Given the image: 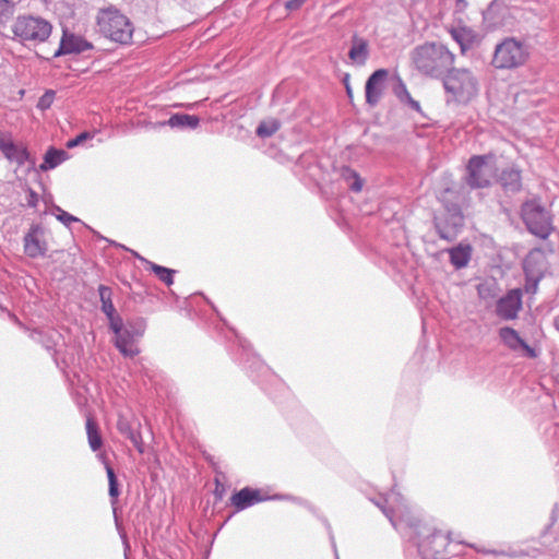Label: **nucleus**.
<instances>
[{"mask_svg": "<svg viewBox=\"0 0 559 559\" xmlns=\"http://www.w3.org/2000/svg\"><path fill=\"white\" fill-rule=\"evenodd\" d=\"M384 88V68L376 70L367 80L365 87L366 103L370 107L377 106Z\"/></svg>", "mask_w": 559, "mask_h": 559, "instance_id": "obj_18", "label": "nucleus"}, {"mask_svg": "<svg viewBox=\"0 0 559 559\" xmlns=\"http://www.w3.org/2000/svg\"><path fill=\"white\" fill-rule=\"evenodd\" d=\"M52 214L56 216V218L68 228L71 226L72 223L80 222L78 217L66 212L59 205H52Z\"/></svg>", "mask_w": 559, "mask_h": 559, "instance_id": "obj_33", "label": "nucleus"}, {"mask_svg": "<svg viewBox=\"0 0 559 559\" xmlns=\"http://www.w3.org/2000/svg\"><path fill=\"white\" fill-rule=\"evenodd\" d=\"M451 34L453 39L460 45L462 52L466 51L468 49V45L465 41L464 33L461 31L453 29Z\"/></svg>", "mask_w": 559, "mask_h": 559, "instance_id": "obj_39", "label": "nucleus"}, {"mask_svg": "<svg viewBox=\"0 0 559 559\" xmlns=\"http://www.w3.org/2000/svg\"><path fill=\"white\" fill-rule=\"evenodd\" d=\"M106 318L108 319L109 329L114 332L115 337H119L126 324L123 323L122 318L117 313H115L112 317Z\"/></svg>", "mask_w": 559, "mask_h": 559, "instance_id": "obj_34", "label": "nucleus"}, {"mask_svg": "<svg viewBox=\"0 0 559 559\" xmlns=\"http://www.w3.org/2000/svg\"><path fill=\"white\" fill-rule=\"evenodd\" d=\"M438 200L444 214L435 217V227L440 238L452 241L464 225L463 207L467 205V192L464 187L445 188L439 193Z\"/></svg>", "mask_w": 559, "mask_h": 559, "instance_id": "obj_2", "label": "nucleus"}, {"mask_svg": "<svg viewBox=\"0 0 559 559\" xmlns=\"http://www.w3.org/2000/svg\"><path fill=\"white\" fill-rule=\"evenodd\" d=\"M13 38L28 46L45 43L51 35L52 25L39 15L22 14L11 25Z\"/></svg>", "mask_w": 559, "mask_h": 559, "instance_id": "obj_5", "label": "nucleus"}, {"mask_svg": "<svg viewBox=\"0 0 559 559\" xmlns=\"http://www.w3.org/2000/svg\"><path fill=\"white\" fill-rule=\"evenodd\" d=\"M239 349H241L240 354V361L243 365V367L251 372V376L253 377L254 381L259 380V376H266L270 373L269 368L260 360L259 357L255 356L253 353L250 343L239 336L238 334L235 335Z\"/></svg>", "mask_w": 559, "mask_h": 559, "instance_id": "obj_12", "label": "nucleus"}, {"mask_svg": "<svg viewBox=\"0 0 559 559\" xmlns=\"http://www.w3.org/2000/svg\"><path fill=\"white\" fill-rule=\"evenodd\" d=\"M369 57V46L368 41L358 37L357 35L353 36L352 45L348 51V58L352 64L361 67L365 66Z\"/></svg>", "mask_w": 559, "mask_h": 559, "instance_id": "obj_20", "label": "nucleus"}, {"mask_svg": "<svg viewBox=\"0 0 559 559\" xmlns=\"http://www.w3.org/2000/svg\"><path fill=\"white\" fill-rule=\"evenodd\" d=\"M38 201H39V197L38 194L32 190V189H28L27 191V198H26V204L27 206L29 207H36L37 204H38Z\"/></svg>", "mask_w": 559, "mask_h": 559, "instance_id": "obj_40", "label": "nucleus"}, {"mask_svg": "<svg viewBox=\"0 0 559 559\" xmlns=\"http://www.w3.org/2000/svg\"><path fill=\"white\" fill-rule=\"evenodd\" d=\"M386 82H389L392 93L395 95L397 100L403 106L407 107L411 110L421 114V107L419 102L415 100L411 96L405 83L397 74H393L392 76L389 78V72L386 71Z\"/></svg>", "mask_w": 559, "mask_h": 559, "instance_id": "obj_17", "label": "nucleus"}, {"mask_svg": "<svg viewBox=\"0 0 559 559\" xmlns=\"http://www.w3.org/2000/svg\"><path fill=\"white\" fill-rule=\"evenodd\" d=\"M490 555H492V556H508V557H513V556H514V552H513V551H507V550L491 549V550H490Z\"/></svg>", "mask_w": 559, "mask_h": 559, "instance_id": "obj_44", "label": "nucleus"}, {"mask_svg": "<svg viewBox=\"0 0 559 559\" xmlns=\"http://www.w3.org/2000/svg\"><path fill=\"white\" fill-rule=\"evenodd\" d=\"M521 216L527 230L540 239H547L554 230L552 216L538 200L524 202Z\"/></svg>", "mask_w": 559, "mask_h": 559, "instance_id": "obj_8", "label": "nucleus"}, {"mask_svg": "<svg viewBox=\"0 0 559 559\" xmlns=\"http://www.w3.org/2000/svg\"><path fill=\"white\" fill-rule=\"evenodd\" d=\"M501 343L512 352L523 350V355L527 358L535 359L538 352L528 345L519 334L516 330L510 326H502L498 331Z\"/></svg>", "mask_w": 559, "mask_h": 559, "instance_id": "obj_13", "label": "nucleus"}, {"mask_svg": "<svg viewBox=\"0 0 559 559\" xmlns=\"http://www.w3.org/2000/svg\"><path fill=\"white\" fill-rule=\"evenodd\" d=\"M0 151L8 160L20 167L26 163L31 166L35 165V160L31 157L27 148L22 144L14 143L10 136L0 134Z\"/></svg>", "mask_w": 559, "mask_h": 559, "instance_id": "obj_14", "label": "nucleus"}, {"mask_svg": "<svg viewBox=\"0 0 559 559\" xmlns=\"http://www.w3.org/2000/svg\"><path fill=\"white\" fill-rule=\"evenodd\" d=\"M539 281H540V276H537V277L526 276L525 286H524L525 292L527 294H536V292L538 289Z\"/></svg>", "mask_w": 559, "mask_h": 559, "instance_id": "obj_37", "label": "nucleus"}, {"mask_svg": "<svg viewBox=\"0 0 559 559\" xmlns=\"http://www.w3.org/2000/svg\"><path fill=\"white\" fill-rule=\"evenodd\" d=\"M522 309V292L519 288L509 290L496 305V313L502 320H514Z\"/></svg>", "mask_w": 559, "mask_h": 559, "instance_id": "obj_15", "label": "nucleus"}, {"mask_svg": "<svg viewBox=\"0 0 559 559\" xmlns=\"http://www.w3.org/2000/svg\"><path fill=\"white\" fill-rule=\"evenodd\" d=\"M132 253L141 262L145 263L147 265V269L151 270L158 277L159 281L165 283L167 286H170L174 284V273H175L174 270L158 265L154 262H151L134 251H132Z\"/></svg>", "mask_w": 559, "mask_h": 559, "instance_id": "obj_28", "label": "nucleus"}, {"mask_svg": "<svg viewBox=\"0 0 559 559\" xmlns=\"http://www.w3.org/2000/svg\"><path fill=\"white\" fill-rule=\"evenodd\" d=\"M117 429L122 436L132 442V444L141 454L144 453L142 436L132 427L128 418L119 416L117 421Z\"/></svg>", "mask_w": 559, "mask_h": 559, "instance_id": "obj_23", "label": "nucleus"}, {"mask_svg": "<svg viewBox=\"0 0 559 559\" xmlns=\"http://www.w3.org/2000/svg\"><path fill=\"white\" fill-rule=\"evenodd\" d=\"M105 468H106V473H107V477H108L109 497L111 499V504H115L117 502L118 496L120 493L118 479H117L114 468L108 463L105 464Z\"/></svg>", "mask_w": 559, "mask_h": 559, "instance_id": "obj_31", "label": "nucleus"}, {"mask_svg": "<svg viewBox=\"0 0 559 559\" xmlns=\"http://www.w3.org/2000/svg\"><path fill=\"white\" fill-rule=\"evenodd\" d=\"M528 56V49L521 40L507 37L496 46L491 64L498 70H512L523 66Z\"/></svg>", "mask_w": 559, "mask_h": 559, "instance_id": "obj_6", "label": "nucleus"}, {"mask_svg": "<svg viewBox=\"0 0 559 559\" xmlns=\"http://www.w3.org/2000/svg\"><path fill=\"white\" fill-rule=\"evenodd\" d=\"M386 519L403 538L417 548L421 559H449L447 549L452 542L451 533L423 523L397 485L386 491Z\"/></svg>", "mask_w": 559, "mask_h": 559, "instance_id": "obj_1", "label": "nucleus"}, {"mask_svg": "<svg viewBox=\"0 0 559 559\" xmlns=\"http://www.w3.org/2000/svg\"><path fill=\"white\" fill-rule=\"evenodd\" d=\"M93 49V44L84 37L73 33L63 32L58 49L53 52V57H60L71 53H82Z\"/></svg>", "mask_w": 559, "mask_h": 559, "instance_id": "obj_16", "label": "nucleus"}, {"mask_svg": "<svg viewBox=\"0 0 559 559\" xmlns=\"http://www.w3.org/2000/svg\"><path fill=\"white\" fill-rule=\"evenodd\" d=\"M145 330V319L140 317L128 319L119 337H115L114 343L116 348L124 357H135L140 353L136 342L144 335Z\"/></svg>", "mask_w": 559, "mask_h": 559, "instance_id": "obj_9", "label": "nucleus"}, {"mask_svg": "<svg viewBox=\"0 0 559 559\" xmlns=\"http://www.w3.org/2000/svg\"><path fill=\"white\" fill-rule=\"evenodd\" d=\"M93 138V134L87 132V131H84V132H81L80 134H78L75 138L73 139H70L66 146L68 148H73V147H76L79 145H81L82 143H84L86 140H90Z\"/></svg>", "mask_w": 559, "mask_h": 559, "instance_id": "obj_36", "label": "nucleus"}, {"mask_svg": "<svg viewBox=\"0 0 559 559\" xmlns=\"http://www.w3.org/2000/svg\"><path fill=\"white\" fill-rule=\"evenodd\" d=\"M55 98V92L53 91H47L38 102V107L40 109H47L51 106Z\"/></svg>", "mask_w": 559, "mask_h": 559, "instance_id": "obj_38", "label": "nucleus"}, {"mask_svg": "<svg viewBox=\"0 0 559 559\" xmlns=\"http://www.w3.org/2000/svg\"><path fill=\"white\" fill-rule=\"evenodd\" d=\"M493 158L488 155H473L466 165L465 182L471 189H483L491 186L493 169L489 162Z\"/></svg>", "mask_w": 559, "mask_h": 559, "instance_id": "obj_10", "label": "nucleus"}, {"mask_svg": "<svg viewBox=\"0 0 559 559\" xmlns=\"http://www.w3.org/2000/svg\"><path fill=\"white\" fill-rule=\"evenodd\" d=\"M266 499V497L261 495L260 490L245 487L230 497V504L239 512Z\"/></svg>", "mask_w": 559, "mask_h": 559, "instance_id": "obj_19", "label": "nucleus"}, {"mask_svg": "<svg viewBox=\"0 0 559 559\" xmlns=\"http://www.w3.org/2000/svg\"><path fill=\"white\" fill-rule=\"evenodd\" d=\"M447 93L459 103H467L477 95L478 82L468 69L451 68L443 79Z\"/></svg>", "mask_w": 559, "mask_h": 559, "instance_id": "obj_7", "label": "nucleus"}, {"mask_svg": "<svg viewBox=\"0 0 559 559\" xmlns=\"http://www.w3.org/2000/svg\"><path fill=\"white\" fill-rule=\"evenodd\" d=\"M338 177L350 192L359 193L362 191L365 179L349 166H342L338 170Z\"/></svg>", "mask_w": 559, "mask_h": 559, "instance_id": "obj_21", "label": "nucleus"}, {"mask_svg": "<svg viewBox=\"0 0 559 559\" xmlns=\"http://www.w3.org/2000/svg\"><path fill=\"white\" fill-rule=\"evenodd\" d=\"M29 337L34 342L41 344L47 350H51L57 345L60 338V334L55 329L43 328L32 330L29 333Z\"/></svg>", "mask_w": 559, "mask_h": 559, "instance_id": "obj_22", "label": "nucleus"}, {"mask_svg": "<svg viewBox=\"0 0 559 559\" xmlns=\"http://www.w3.org/2000/svg\"><path fill=\"white\" fill-rule=\"evenodd\" d=\"M86 433L88 439V444L92 451H97L103 445V439L98 431V427L96 423L92 418H87L86 420Z\"/></svg>", "mask_w": 559, "mask_h": 559, "instance_id": "obj_30", "label": "nucleus"}, {"mask_svg": "<svg viewBox=\"0 0 559 559\" xmlns=\"http://www.w3.org/2000/svg\"><path fill=\"white\" fill-rule=\"evenodd\" d=\"M343 83H344V85H345L346 93H347L348 97H352L353 92H352V87H350V85H349V74H346V75L344 76V79H343Z\"/></svg>", "mask_w": 559, "mask_h": 559, "instance_id": "obj_45", "label": "nucleus"}, {"mask_svg": "<svg viewBox=\"0 0 559 559\" xmlns=\"http://www.w3.org/2000/svg\"><path fill=\"white\" fill-rule=\"evenodd\" d=\"M163 124L169 126L170 128L194 130L199 127L200 119L195 115L177 112L171 115Z\"/></svg>", "mask_w": 559, "mask_h": 559, "instance_id": "obj_27", "label": "nucleus"}, {"mask_svg": "<svg viewBox=\"0 0 559 559\" xmlns=\"http://www.w3.org/2000/svg\"><path fill=\"white\" fill-rule=\"evenodd\" d=\"M448 252L451 264L455 269L460 270L468 264L472 257V247L471 245L460 243L459 246L449 249Z\"/></svg>", "mask_w": 559, "mask_h": 559, "instance_id": "obj_26", "label": "nucleus"}, {"mask_svg": "<svg viewBox=\"0 0 559 559\" xmlns=\"http://www.w3.org/2000/svg\"><path fill=\"white\" fill-rule=\"evenodd\" d=\"M99 299L102 302V311L106 317H112L116 312V308L112 304V290L110 287L99 285L98 287Z\"/></svg>", "mask_w": 559, "mask_h": 559, "instance_id": "obj_29", "label": "nucleus"}, {"mask_svg": "<svg viewBox=\"0 0 559 559\" xmlns=\"http://www.w3.org/2000/svg\"><path fill=\"white\" fill-rule=\"evenodd\" d=\"M499 182L507 192H518L522 188L521 171L513 167L506 168L499 176Z\"/></svg>", "mask_w": 559, "mask_h": 559, "instance_id": "obj_24", "label": "nucleus"}, {"mask_svg": "<svg viewBox=\"0 0 559 559\" xmlns=\"http://www.w3.org/2000/svg\"><path fill=\"white\" fill-rule=\"evenodd\" d=\"M48 229L41 223H32L23 237V250L31 259L44 258L49 245L46 239Z\"/></svg>", "mask_w": 559, "mask_h": 559, "instance_id": "obj_11", "label": "nucleus"}, {"mask_svg": "<svg viewBox=\"0 0 559 559\" xmlns=\"http://www.w3.org/2000/svg\"><path fill=\"white\" fill-rule=\"evenodd\" d=\"M415 69L430 78H443L454 63V55L440 43H425L412 51Z\"/></svg>", "mask_w": 559, "mask_h": 559, "instance_id": "obj_3", "label": "nucleus"}, {"mask_svg": "<svg viewBox=\"0 0 559 559\" xmlns=\"http://www.w3.org/2000/svg\"><path fill=\"white\" fill-rule=\"evenodd\" d=\"M307 0H288L286 2V9L289 11H296L306 2Z\"/></svg>", "mask_w": 559, "mask_h": 559, "instance_id": "obj_43", "label": "nucleus"}, {"mask_svg": "<svg viewBox=\"0 0 559 559\" xmlns=\"http://www.w3.org/2000/svg\"><path fill=\"white\" fill-rule=\"evenodd\" d=\"M68 158L69 154L64 150L50 146L44 155V162L39 165V169L41 171L55 169Z\"/></svg>", "mask_w": 559, "mask_h": 559, "instance_id": "obj_25", "label": "nucleus"}, {"mask_svg": "<svg viewBox=\"0 0 559 559\" xmlns=\"http://www.w3.org/2000/svg\"><path fill=\"white\" fill-rule=\"evenodd\" d=\"M368 499L380 509L382 513H384V496L382 493H378L376 496L368 497Z\"/></svg>", "mask_w": 559, "mask_h": 559, "instance_id": "obj_41", "label": "nucleus"}, {"mask_svg": "<svg viewBox=\"0 0 559 559\" xmlns=\"http://www.w3.org/2000/svg\"><path fill=\"white\" fill-rule=\"evenodd\" d=\"M322 521H323V524L325 525V527L328 530L329 537H330V540H331V545H332V548H333L334 554H335V558L338 559L336 544H335V539H334V535H333L331 525H330V523H329V521L326 519H323Z\"/></svg>", "mask_w": 559, "mask_h": 559, "instance_id": "obj_42", "label": "nucleus"}, {"mask_svg": "<svg viewBox=\"0 0 559 559\" xmlns=\"http://www.w3.org/2000/svg\"><path fill=\"white\" fill-rule=\"evenodd\" d=\"M280 128L281 123L277 120L263 121L258 126L255 133L260 138H269L277 132Z\"/></svg>", "mask_w": 559, "mask_h": 559, "instance_id": "obj_32", "label": "nucleus"}, {"mask_svg": "<svg viewBox=\"0 0 559 559\" xmlns=\"http://www.w3.org/2000/svg\"><path fill=\"white\" fill-rule=\"evenodd\" d=\"M96 24L98 33L105 38L120 45L131 44L134 32L133 25L118 8L108 5L99 9L96 15Z\"/></svg>", "mask_w": 559, "mask_h": 559, "instance_id": "obj_4", "label": "nucleus"}, {"mask_svg": "<svg viewBox=\"0 0 559 559\" xmlns=\"http://www.w3.org/2000/svg\"><path fill=\"white\" fill-rule=\"evenodd\" d=\"M490 550L488 548H476V551L483 555H490Z\"/></svg>", "mask_w": 559, "mask_h": 559, "instance_id": "obj_47", "label": "nucleus"}, {"mask_svg": "<svg viewBox=\"0 0 559 559\" xmlns=\"http://www.w3.org/2000/svg\"><path fill=\"white\" fill-rule=\"evenodd\" d=\"M16 0H0V24L13 13Z\"/></svg>", "mask_w": 559, "mask_h": 559, "instance_id": "obj_35", "label": "nucleus"}, {"mask_svg": "<svg viewBox=\"0 0 559 559\" xmlns=\"http://www.w3.org/2000/svg\"><path fill=\"white\" fill-rule=\"evenodd\" d=\"M223 492H224V488L222 487V488L219 489V484L217 483V484H216L215 491H214V493H215L216 498H217V499H222V498H223Z\"/></svg>", "mask_w": 559, "mask_h": 559, "instance_id": "obj_46", "label": "nucleus"}]
</instances>
